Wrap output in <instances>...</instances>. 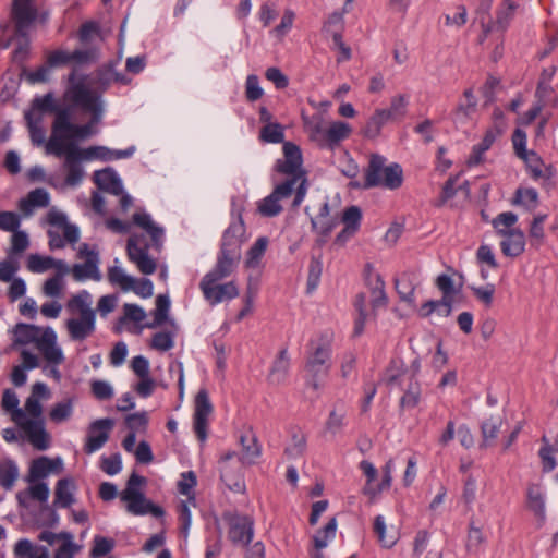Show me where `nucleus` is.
Returning a JSON list of instances; mask_svg holds the SVG:
<instances>
[{
	"instance_id": "obj_1",
	"label": "nucleus",
	"mask_w": 558,
	"mask_h": 558,
	"mask_svg": "<svg viewBox=\"0 0 558 558\" xmlns=\"http://www.w3.org/2000/svg\"><path fill=\"white\" fill-rule=\"evenodd\" d=\"M98 120L80 125L72 122V113L69 108L58 112L51 126V135L46 143V153L56 157H62L70 147H80L78 142L94 134L93 123Z\"/></svg>"
},
{
	"instance_id": "obj_2",
	"label": "nucleus",
	"mask_w": 558,
	"mask_h": 558,
	"mask_svg": "<svg viewBox=\"0 0 558 558\" xmlns=\"http://www.w3.org/2000/svg\"><path fill=\"white\" fill-rule=\"evenodd\" d=\"M386 158L378 154H372L368 166L365 169L363 189L368 190L383 186L388 190H397L403 183V170L399 163L385 166Z\"/></svg>"
},
{
	"instance_id": "obj_3",
	"label": "nucleus",
	"mask_w": 558,
	"mask_h": 558,
	"mask_svg": "<svg viewBox=\"0 0 558 558\" xmlns=\"http://www.w3.org/2000/svg\"><path fill=\"white\" fill-rule=\"evenodd\" d=\"M147 484V478L133 472L126 481V486L121 493L120 498L122 501H126V510L135 515H145L150 513L155 518H162L165 510L162 507L155 505L148 500L141 487Z\"/></svg>"
},
{
	"instance_id": "obj_4",
	"label": "nucleus",
	"mask_w": 558,
	"mask_h": 558,
	"mask_svg": "<svg viewBox=\"0 0 558 558\" xmlns=\"http://www.w3.org/2000/svg\"><path fill=\"white\" fill-rule=\"evenodd\" d=\"M331 344L327 336H322L320 342H310V350L304 366L306 384L317 390L320 381L327 377L331 363Z\"/></svg>"
},
{
	"instance_id": "obj_5",
	"label": "nucleus",
	"mask_w": 558,
	"mask_h": 558,
	"mask_svg": "<svg viewBox=\"0 0 558 558\" xmlns=\"http://www.w3.org/2000/svg\"><path fill=\"white\" fill-rule=\"evenodd\" d=\"M296 179H287L258 204V213L264 217H276L282 211L280 201L293 193Z\"/></svg>"
},
{
	"instance_id": "obj_6",
	"label": "nucleus",
	"mask_w": 558,
	"mask_h": 558,
	"mask_svg": "<svg viewBox=\"0 0 558 558\" xmlns=\"http://www.w3.org/2000/svg\"><path fill=\"white\" fill-rule=\"evenodd\" d=\"M75 80V71L69 75V82L72 84L69 93L72 101L81 106L84 110L94 114L95 120H99L101 106L99 97L96 96L83 82L73 83Z\"/></svg>"
},
{
	"instance_id": "obj_7",
	"label": "nucleus",
	"mask_w": 558,
	"mask_h": 558,
	"mask_svg": "<svg viewBox=\"0 0 558 558\" xmlns=\"http://www.w3.org/2000/svg\"><path fill=\"white\" fill-rule=\"evenodd\" d=\"M77 255L80 258L86 257V260L84 264H75L72 267L71 271L74 280L83 281L87 278H90L93 280L99 281L101 279V274L98 268V252L95 250H89L88 244L83 243L80 246Z\"/></svg>"
},
{
	"instance_id": "obj_8",
	"label": "nucleus",
	"mask_w": 558,
	"mask_h": 558,
	"mask_svg": "<svg viewBox=\"0 0 558 558\" xmlns=\"http://www.w3.org/2000/svg\"><path fill=\"white\" fill-rule=\"evenodd\" d=\"M113 426L114 421L109 417L92 422L87 428V436L83 448L84 452L92 454L104 447L109 440Z\"/></svg>"
},
{
	"instance_id": "obj_9",
	"label": "nucleus",
	"mask_w": 558,
	"mask_h": 558,
	"mask_svg": "<svg viewBox=\"0 0 558 558\" xmlns=\"http://www.w3.org/2000/svg\"><path fill=\"white\" fill-rule=\"evenodd\" d=\"M283 159H278L275 165V170L282 174L291 175L290 179L299 181L302 177V151L298 145L292 142L283 143Z\"/></svg>"
},
{
	"instance_id": "obj_10",
	"label": "nucleus",
	"mask_w": 558,
	"mask_h": 558,
	"mask_svg": "<svg viewBox=\"0 0 558 558\" xmlns=\"http://www.w3.org/2000/svg\"><path fill=\"white\" fill-rule=\"evenodd\" d=\"M218 281H211L203 278L199 283V288L204 294L206 301L210 305H217L226 300H232L239 296V289L234 281H229L223 284H217Z\"/></svg>"
},
{
	"instance_id": "obj_11",
	"label": "nucleus",
	"mask_w": 558,
	"mask_h": 558,
	"mask_svg": "<svg viewBox=\"0 0 558 558\" xmlns=\"http://www.w3.org/2000/svg\"><path fill=\"white\" fill-rule=\"evenodd\" d=\"M148 244H145L144 246L138 245L137 236L133 235L128 239V257L144 275H151L156 271L157 268L156 260L148 255Z\"/></svg>"
},
{
	"instance_id": "obj_12",
	"label": "nucleus",
	"mask_w": 558,
	"mask_h": 558,
	"mask_svg": "<svg viewBox=\"0 0 558 558\" xmlns=\"http://www.w3.org/2000/svg\"><path fill=\"white\" fill-rule=\"evenodd\" d=\"M241 252H231L220 247L215 267L203 278L211 281H220L229 277L238 267Z\"/></svg>"
},
{
	"instance_id": "obj_13",
	"label": "nucleus",
	"mask_w": 558,
	"mask_h": 558,
	"mask_svg": "<svg viewBox=\"0 0 558 558\" xmlns=\"http://www.w3.org/2000/svg\"><path fill=\"white\" fill-rule=\"evenodd\" d=\"M232 216H234V220L225 230L220 247L231 252H241V244L245 240L246 229L241 210H238L236 214L232 210Z\"/></svg>"
},
{
	"instance_id": "obj_14",
	"label": "nucleus",
	"mask_w": 558,
	"mask_h": 558,
	"mask_svg": "<svg viewBox=\"0 0 558 558\" xmlns=\"http://www.w3.org/2000/svg\"><path fill=\"white\" fill-rule=\"evenodd\" d=\"M62 157H64L63 166L66 169L65 183L70 186L80 184L84 175L81 161L85 160L81 147H70L62 154Z\"/></svg>"
},
{
	"instance_id": "obj_15",
	"label": "nucleus",
	"mask_w": 558,
	"mask_h": 558,
	"mask_svg": "<svg viewBox=\"0 0 558 558\" xmlns=\"http://www.w3.org/2000/svg\"><path fill=\"white\" fill-rule=\"evenodd\" d=\"M253 520L247 515L235 517L230 522L229 538L234 545L246 546L254 535Z\"/></svg>"
},
{
	"instance_id": "obj_16",
	"label": "nucleus",
	"mask_w": 558,
	"mask_h": 558,
	"mask_svg": "<svg viewBox=\"0 0 558 558\" xmlns=\"http://www.w3.org/2000/svg\"><path fill=\"white\" fill-rule=\"evenodd\" d=\"M498 234L506 239L500 242V248L507 257H518L524 252L525 235L521 229L498 230Z\"/></svg>"
},
{
	"instance_id": "obj_17",
	"label": "nucleus",
	"mask_w": 558,
	"mask_h": 558,
	"mask_svg": "<svg viewBox=\"0 0 558 558\" xmlns=\"http://www.w3.org/2000/svg\"><path fill=\"white\" fill-rule=\"evenodd\" d=\"M69 336L73 341H83L88 338L96 328V316H80L70 318L65 323Z\"/></svg>"
},
{
	"instance_id": "obj_18",
	"label": "nucleus",
	"mask_w": 558,
	"mask_h": 558,
	"mask_svg": "<svg viewBox=\"0 0 558 558\" xmlns=\"http://www.w3.org/2000/svg\"><path fill=\"white\" fill-rule=\"evenodd\" d=\"M93 179L97 187L104 192L116 196L123 193L122 181L112 168L95 171Z\"/></svg>"
},
{
	"instance_id": "obj_19",
	"label": "nucleus",
	"mask_w": 558,
	"mask_h": 558,
	"mask_svg": "<svg viewBox=\"0 0 558 558\" xmlns=\"http://www.w3.org/2000/svg\"><path fill=\"white\" fill-rule=\"evenodd\" d=\"M464 100H461L451 112V120L458 125L466 124L476 111L477 100L471 88L463 93Z\"/></svg>"
},
{
	"instance_id": "obj_20",
	"label": "nucleus",
	"mask_w": 558,
	"mask_h": 558,
	"mask_svg": "<svg viewBox=\"0 0 558 558\" xmlns=\"http://www.w3.org/2000/svg\"><path fill=\"white\" fill-rule=\"evenodd\" d=\"M23 432L26 434L28 441L38 450H46L49 447V434L45 429L43 418L26 420Z\"/></svg>"
},
{
	"instance_id": "obj_21",
	"label": "nucleus",
	"mask_w": 558,
	"mask_h": 558,
	"mask_svg": "<svg viewBox=\"0 0 558 558\" xmlns=\"http://www.w3.org/2000/svg\"><path fill=\"white\" fill-rule=\"evenodd\" d=\"M12 15L15 21L16 31L21 33L35 21L36 10L32 8L31 0H14Z\"/></svg>"
},
{
	"instance_id": "obj_22",
	"label": "nucleus",
	"mask_w": 558,
	"mask_h": 558,
	"mask_svg": "<svg viewBox=\"0 0 558 558\" xmlns=\"http://www.w3.org/2000/svg\"><path fill=\"white\" fill-rule=\"evenodd\" d=\"M133 222L144 229L150 236L153 241V246L156 250H160L162 245V238L165 234V230L162 227L157 226L149 214L146 213H135L133 215Z\"/></svg>"
},
{
	"instance_id": "obj_23",
	"label": "nucleus",
	"mask_w": 558,
	"mask_h": 558,
	"mask_svg": "<svg viewBox=\"0 0 558 558\" xmlns=\"http://www.w3.org/2000/svg\"><path fill=\"white\" fill-rule=\"evenodd\" d=\"M500 131L497 128L488 129L481 143L472 148V153L466 160L468 167H475L484 161V154L492 147Z\"/></svg>"
},
{
	"instance_id": "obj_24",
	"label": "nucleus",
	"mask_w": 558,
	"mask_h": 558,
	"mask_svg": "<svg viewBox=\"0 0 558 558\" xmlns=\"http://www.w3.org/2000/svg\"><path fill=\"white\" fill-rule=\"evenodd\" d=\"M49 193L43 189L37 187L31 191L25 198L19 202V208L25 216L32 215L35 207H47L49 205Z\"/></svg>"
},
{
	"instance_id": "obj_25",
	"label": "nucleus",
	"mask_w": 558,
	"mask_h": 558,
	"mask_svg": "<svg viewBox=\"0 0 558 558\" xmlns=\"http://www.w3.org/2000/svg\"><path fill=\"white\" fill-rule=\"evenodd\" d=\"M74 489L75 485L72 478H60L57 482L54 489L53 506L61 508H70L75 502V498L73 495Z\"/></svg>"
},
{
	"instance_id": "obj_26",
	"label": "nucleus",
	"mask_w": 558,
	"mask_h": 558,
	"mask_svg": "<svg viewBox=\"0 0 558 558\" xmlns=\"http://www.w3.org/2000/svg\"><path fill=\"white\" fill-rule=\"evenodd\" d=\"M289 367H290V359H289L288 350L282 349L279 351L277 357L275 359V361L271 365V368H270V372L268 375L269 381L271 384H276V385H280L281 383H283L288 376Z\"/></svg>"
},
{
	"instance_id": "obj_27",
	"label": "nucleus",
	"mask_w": 558,
	"mask_h": 558,
	"mask_svg": "<svg viewBox=\"0 0 558 558\" xmlns=\"http://www.w3.org/2000/svg\"><path fill=\"white\" fill-rule=\"evenodd\" d=\"M240 444L242 445V452L239 456V461L242 465H252L260 456V446L255 436L241 435Z\"/></svg>"
},
{
	"instance_id": "obj_28",
	"label": "nucleus",
	"mask_w": 558,
	"mask_h": 558,
	"mask_svg": "<svg viewBox=\"0 0 558 558\" xmlns=\"http://www.w3.org/2000/svg\"><path fill=\"white\" fill-rule=\"evenodd\" d=\"M351 132L352 129L347 122H332L325 132V147L333 149L341 141L349 137Z\"/></svg>"
},
{
	"instance_id": "obj_29",
	"label": "nucleus",
	"mask_w": 558,
	"mask_h": 558,
	"mask_svg": "<svg viewBox=\"0 0 558 558\" xmlns=\"http://www.w3.org/2000/svg\"><path fill=\"white\" fill-rule=\"evenodd\" d=\"M92 295L88 291L82 290L68 301V308L71 312H78L80 316H96V312L90 307Z\"/></svg>"
},
{
	"instance_id": "obj_30",
	"label": "nucleus",
	"mask_w": 558,
	"mask_h": 558,
	"mask_svg": "<svg viewBox=\"0 0 558 558\" xmlns=\"http://www.w3.org/2000/svg\"><path fill=\"white\" fill-rule=\"evenodd\" d=\"M501 425L502 418L500 416H490L481 423V434L483 438V441L480 445L481 448L494 445Z\"/></svg>"
},
{
	"instance_id": "obj_31",
	"label": "nucleus",
	"mask_w": 558,
	"mask_h": 558,
	"mask_svg": "<svg viewBox=\"0 0 558 558\" xmlns=\"http://www.w3.org/2000/svg\"><path fill=\"white\" fill-rule=\"evenodd\" d=\"M389 121L388 112L384 111V109H376L367 120L362 134L366 138H376L380 134L381 128Z\"/></svg>"
},
{
	"instance_id": "obj_32",
	"label": "nucleus",
	"mask_w": 558,
	"mask_h": 558,
	"mask_svg": "<svg viewBox=\"0 0 558 558\" xmlns=\"http://www.w3.org/2000/svg\"><path fill=\"white\" fill-rule=\"evenodd\" d=\"M19 477V468L10 458L0 460V485L10 490Z\"/></svg>"
},
{
	"instance_id": "obj_33",
	"label": "nucleus",
	"mask_w": 558,
	"mask_h": 558,
	"mask_svg": "<svg viewBox=\"0 0 558 558\" xmlns=\"http://www.w3.org/2000/svg\"><path fill=\"white\" fill-rule=\"evenodd\" d=\"M40 332L41 328L36 325L19 323L14 327V343L20 345L33 343L38 340V335Z\"/></svg>"
},
{
	"instance_id": "obj_34",
	"label": "nucleus",
	"mask_w": 558,
	"mask_h": 558,
	"mask_svg": "<svg viewBox=\"0 0 558 558\" xmlns=\"http://www.w3.org/2000/svg\"><path fill=\"white\" fill-rule=\"evenodd\" d=\"M170 310V299L167 294H159L156 298V308L154 311V322L147 323L144 327L153 329L163 325L168 319Z\"/></svg>"
},
{
	"instance_id": "obj_35",
	"label": "nucleus",
	"mask_w": 558,
	"mask_h": 558,
	"mask_svg": "<svg viewBox=\"0 0 558 558\" xmlns=\"http://www.w3.org/2000/svg\"><path fill=\"white\" fill-rule=\"evenodd\" d=\"M51 459L43 456L32 461L28 470L27 482L34 483L41 478H45L51 473Z\"/></svg>"
},
{
	"instance_id": "obj_36",
	"label": "nucleus",
	"mask_w": 558,
	"mask_h": 558,
	"mask_svg": "<svg viewBox=\"0 0 558 558\" xmlns=\"http://www.w3.org/2000/svg\"><path fill=\"white\" fill-rule=\"evenodd\" d=\"M220 478L232 492L243 493L245 490V483L240 470L233 472L230 465H222L220 466Z\"/></svg>"
},
{
	"instance_id": "obj_37",
	"label": "nucleus",
	"mask_w": 558,
	"mask_h": 558,
	"mask_svg": "<svg viewBox=\"0 0 558 558\" xmlns=\"http://www.w3.org/2000/svg\"><path fill=\"white\" fill-rule=\"evenodd\" d=\"M517 3L512 0H505L496 11V24L500 32H505L514 16Z\"/></svg>"
},
{
	"instance_id": "obj_38",
	"label": "nucleus",
	"mask_w": 558,
	"mask_h": 558,
	"mask_svg": "<svg viewBox=\"0 0 558 558\" xmlns=\"http://www.w3.org/2000/svg\"><path fill=\"white\" fill-rule=\"evenodd\" d=\"M527 507L537 518L542 520L545 518L544 497L536 485H531L527 488Z\"/></svg>"
},
{
	"instance_id": "obj_39",
	"label": "nucleus",
	"mask_w": 558,
	"mask_h": 558,
	"mask_svg": "<svg viewBox=\"0 0 558 558\" xmlns=\"http://www.w3.org/2000/svg\"><path fill=\"white\" fill-rule=\"evenodd\" d=\"M337 520L331 518L328 523L313 536L314 547L323 549L328 545V542L336 536Z\"/></svg>"
},
{
	"instance_id": "obj_40",
	"label": "nucleus",
	"mask_w": 558,
	"mask_h": 558,
	"mask_svg": "<svg viewBox=\"0 0 558 558\" xmlns=\"http://www.w3.org/2000/svg\"><path fill=\"white\" fill-rule=\"evenodd\" d=\"M108 280L111 284H118L123 291H130L135 279L126 275L119 266H111L108 269Z\"/></svg>"
},
{
	"instance_id": "obj_41",
	"label": "nucleus",
	"mask_w": 558,
	"mask_h": 558,
	"mask_svg": "<svg viewBox=\"0 0 558 558\" xmlns=\"http://www.w3.org/2000/svg\"><path fill=\"white\" fill-rule=\"evenodd\" d=\"M514 205H525L529 210L536 208L538 204V193L535 189H518L512 199Z\"/></svg>"
},
{
	"instance_id": "obj_42",
	"label": "nucleus",
	"mask_w": 558,
	"mask_h": 558,
	"mask_svg": "<svg viewBox=\"0 0 558 558\" xmlns=\"http://www.w3.org/2000/svg\"><path fill=\"white\" fill-rule=\"evenodd\" d=\"M259 138L265 143H282L284 141L283 126L280 123H268L260 129Z\"/></svg>"
},
{
	"instance_id": "obj_43",
	"label": "nucleus",
	"mask_w": 558,
	"mask_h": 558,
	"mask_svg": "<svg viewBox=\"0 0 558 558\" xmlns=\"http://www.w3.org/2000/svg\"><path fill=\"white\" fill-rule=\"evenodd\" d=\"M32 109L40 112L56 113V117H58V112L62 111L63 108L57 105L52 93H47L33 99Z\"/></svg>"
},
{
	"instance_id": "obj_44",
	"label": "nucleus",
	"mask_w": 558,
	"mask_h": 558,
	"mask_svg": "<svg viewBox=\"0 0 558 558\" xmlns=\"http://www.w3.org/2000/svg\"><path fill=\"white\" fill-rule=\"evenodd\" d=\"M373 531L383 547L391 548L397 543L396 535H387L385 518L380 514L374 519Z\"/></svg>"
},
{
	"instance_id": "obj_45",
	"label": "nucleus",
	"mask_w": 558,
	"mask_h": 558,
	"mask_svg": "<svg viewBox=\"0 0 558 558\" xmlns=\"http://www.w3.org/2000/svg\"><path fill=\"white\" fill-rule=\"evenodd\" d=\"M373 531L383 547L391 548L397 543L396 535H387L385 518L380 514L374 519Z\"/></svg>"
},
{
	"instance_id": "obj_46",
	"label": "nucleus",
	"mask_w": 558,
	"mask_h": 558,
	"mask_svg": "<svg viewBox=\"0 0 558 558\" xmlns=\"http://www.w3.org/2000/svg\"><path fill=\"white\" fill-rule=\"evenodd\" d=\"M322 271L323 263L320 257L312 256L308 265V276L306 283L307 293H312L318 287Z\"/></svg>"
},
{
	"instance_id": "obj_47",
	"label": "nucleus",
	"mask_w": 558,
	"mask_h": 558,
	"mask_svg": "<svg viewBox=\"0 0 558 558\" xmlns=\"http://www.w3.org/2000/svg\"><path fill=\"white\" fill-rule=\"evenodd\" d=\"M56 259L51 256L31 254L27 259V268L32 272L41 274L52 268Z\"/></svg>"
},
{
	"instance_id": "obj_48",
	"label": "nucleus",
	"mask_w": 558,
	"mask_h": 558,
	"mask_svg": "<svg viewBox=\"0 0 558 558\" xmlns=\"http://www.w3.org/2000/svg\"><path fill=\"white\" fill-rule=\"evenodd\" d=\"M268 242L269 241L266 236H260L256 240V242L247 252V267H255L259 264L260 258L264 256L267 250Z\"/></svg>"
},
{
	"instance_id": "obj_49",
	"label": "nucleus",
	"mask_w": 558,
	"mask_h": 558,
	"mask_svg": "<svg viewBox=\"0 0 558 558\" xmlns=\"http://www.w3.org/2000/svg\"><path fill=\"white\" fill-rule=\"evenodd\" d=\"M409 105V99L404 95H397L391 98L390 107L388 109H384V111L389 113L390 121L400 120L407 113V108Z\"/></svg>"
},
{
	"instance_id": "obj_50",
	"label": "nucleus",
	"mask_w": 558,
	"mask_h": 558,
	"mask_svg": "<svg viewBox=\"0 0 558 558\" xmlns=\"http://www.w3.org/2000/svg\"><path fill=\"white\" fill-rule=\"evenodd\" d=\"M25 120L29 129V136L32 143L37 146H40L43 144L46 145L47 142H45V130L41 126H39L41 118L39 117L37 120H34L32 112L27 111L25 112Z\"/></svg>"
},
{
	"instance_id": "obj_51",
	"label": "nucleus",
	"mask_w": 558,
	"mask_h": 558,
	"mask_svg": "<svg viewBox=\"0 0 558 558\" xmlns=\"http://www.w3.org/2000/svg\"><path fill=\"white\" fill-rule=\"evenodd\" d=\"M395 288L401 301L407 302L408 304H414V286L412 282L403 276L402 278L395 279Z\"/></svg>"
},
{
	"instance_id": "obj_52",
	"label": "nucleus",
	"mask_w": 558,
	"mask_h": 558,
	"mask_svg": "<svg viewBox=\"0 0 558 558\" xmlns=\"http://www.w3.org/2000/svg\"><path fill=\"white\" fill-rule=\"evenodd\" d=\"M213 404L209 400L208 391L199 389L195 397V412L194 416L208 417L213 413Z\"/></svg>"
},
{
	"instance_id": "obj_53",
	"label": "nucleus",
	"mask_w": 558,
	"mask_h": 558,
	"mask_svg": "<svg viewBox=\"0 0 558 558\" xmlns=\"http://www.w3.org/2000/svg\"><path fill=\"white\" fill-rule=\"evenodd\" d=\"M421 389L417 381H411L408 389L400 399V407L402 409H413L420 402Z\"/></svg>"
},
{
	"instance_id": "obj_54",
	"label": "nucleus",
	"mask_w": 558,
	"mask_h": 558,
	"mask_svg": "<svg viewBox=\"0 0 558 558\" xmlns=\"http://www.w3.org/2000/svg\"><path fill=\"white\" fill-rule=\"evenodd\" d=\"M81 153L85 160L99 159L102 161L113 160V149L106 146H92L88 148H81Z\"/></svg>"
},
{
	"instance_id": "obj_55",
	"label": "nucleus",
	"mask_w": 558,
	"mask_h": 558,
	"mask_svg": "<svg viewBox=\"0 0 558 558\" xmlns=\"http://www.w3.org/2000/svg\"><path fill=\"white\" fill-rule=\"evenodd\" d=\"M94 545L90 550L92 558H99L108 555L114 547V541L109 537L96 535L93 541Z\"/></svg>"
},
{
	"instance_id": "obj_56",
	"label": "nucleus",
	"mask_w": 558,
	"mask_h": 558,
	"mask_svg": "<svg viewBox=\"0 0 558 558\" xmlns=\"http://www.w3.org/2000/svg\"><path fill=\"white\" fill-rule=\"evenodd\" d=\"M72 412H73L72 400L66 399L64 401H61V402H58L57 404H54L49 413V416H50L51 421H53L56 423H60V422L68 420L72 415Z\"/></svg>"
},
{
	"instance_id": "obj_57",
	"label": "nucleus",
	"mask_w": 558,
	"mask_h": 558,
	"mask_svg": "<svg viewBox=\"0 0 558 558\" xmlns=\"http://www.w3.org/2000/svg\"><path fill=\"white\" fill-rule=\"evenodd\" d=\"M542 440L545 442L539 449L538 456L542 460V470L543 472H551L556 468V459L553 456V452L556 451V448L550 446L544 436Z\"/></svg>"
},
{
	"instance_id": "obj_58",
	"label": "nucleus",
	"mask_w": 558,
	"mask_h": 558,
	"mask_svg": "<svg viewBox=\"0 0 558 558\" xmlns=\"http://www.w3.org/2000/svg\"><path fill=\"white\" fill-rule=\"evenodd\" d=\"M372 306L373 308L387 305V295L385 292V282L380 275H376L375 284L372 287Z\"/></svg>"
},
{
	"instance_id": "obj_59",
	"label": "nucleus",
	"mask_w": 558,
	"mask_h": 558,
	"mask_svg": "<svg viewBox=\"0 0 558 558\" xmlns=\"http://www.w3.org/2000/svg\"><path fill=\"white\" fill-rule=\"evenodd\" d=\"M21 225V218L19 214L14 211H0V229L8 232H15L19 230Z\"/></svg>"
},
{
	"instance_id": "obj_60",
	"label": "nucleus",
	"mask_w": 558,
	"mask_h": 558,
	"mask_svg": "<svg viewBox=\"0 0 558 558\" xmlns=\"http://www.w3.org/2000/svg\"><path fill=\"white\" fill-rule=\"evenodd\" d=\"M264 94L263 88L259 86L258 76L251 74L246 78L245 83V96L248 101H256L262 98Z\"/></svg>"
},
{
	"instance_id": "obj_61",
	"label": "nucleus",
	"mask_w": 558,
	"mask_h": 558,
	"mask_svg": "<svg viewBox=\"0 0 558 558\" xmlns=\"http://www.w3.org/2000/svg\"><path fill=\"white\" fill-rule=\"evenodd\" d=\"M518 216L512 211H505L497 215L492 223L498 233V230H510L517 223Z\"/></svg>"
},
{
	"instance_id": "obj_62",
	"label": "nucleus",
	"mask_w": 558,
	"mask_h": 558,
	"mask_svg": "<svg viewBox=\"0 0 558 558\" xmlns=\"http://www.w3.org/2000/svg\"><path fill=\"white\" fill-rule=\"evenodd\" d=\"M101 470L108 475H116L122 469L121 456L119 452L111 454L110 457H102L100 461Z\"/></svg>"
},
{
	"instance_id": "obj_63",
	"label": "nucleus",
	"mask_w": 558,
	"mask_h": 558,
	"mask_svg": "<svg viewBox=\"0 0 558 558\" xmlns=\"http://www.w3.org/2000/svg\"><path fill=\"white\" fill-rule=\"evenodd\" d=\"M344 418H345L344 411H342V410L338 411L337 409H333L329 413V417L326 421V424H325L326 429L332 434H337L343 427Z\"/></svg>"
},
{
	"instance_id": "obj_64",
	"label": "nucleus",
	"mask_w": 558,
	"mask_h": 558,
	"mask_svg": "<svg viewBox=\"0 0 558 558\" xmlns=\"http://www.w3.org/2000/svg\"><path fill=\"white\" fill-rule=\"evenodd\" d=\"M174 345L173 338L170 332L160 331L153 336L150 347L159 351H168Z\"/></svg>"
}]
</instances>
